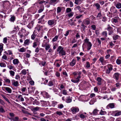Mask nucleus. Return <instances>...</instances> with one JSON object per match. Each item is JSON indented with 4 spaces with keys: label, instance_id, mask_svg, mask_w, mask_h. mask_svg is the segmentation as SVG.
<instances>
[{
    "label": "nucleus",
    "instance_id": "56",
    "mask_svg": "<svg viewBox=\"0 0 121 121\" xmlns=\"http://www.w3.org/2000/svg\"><path fill=\"white\" fill-rule=\"evenodd\" d=\"M86 68L88 69L90 67V65L89 62L88 61H87L86 63Z\"/></svg>",
    "mask_w": 121,
    "mask_h": 121
},
{
    "label": "nucleus",
    "instance_id": "22",
    "mask_svg": "<svg viewBox=\"0 0 121 121\" xmlns=\"http://www.w3.org/2000/svg\"><path fill=\"white\" fill-rule=\"evenodd\" d=\"M114 107V105L113 103H110L107 106L106 108L108 109H109V108H113Z\"/></svg>",
    "mask_w": 121,
    "mask_h": 121
},
{
    "label": "nucleus",
    "instance_id": "4",
    "mask_svg": "<svg viewBox=\"0 0 121 121\" xmlns=\"http://www.w3.org/2000/svg\"><path fill=\"white\" fill-rule=\"evenodd\" d=\"M81 73L79 72L78 75H77V76L74 77L75 80L73 79H71V81L74 83H77L79 82L80 81V79L81 78Z\"/></svg>",
    "mask_w": 121,
    "mask_h": 121
},
{
    "label": "nucleus",
    "instance_id": "36",
    "mask_svg": "<svg viewBox=\"0 0 121 121\" xmlns=\"http://www.w3.org/2000/svg\"><path fill=\"white\" fill-rule=\"evenodd\" d=\"M44 7L43 6L41 5V6L40 8L38 10V12L40 13L42 12L43 10Z\"/></svg>",
    "mask_w": 121,
    "mask_h": 121
},
{
    "label": "nucleus",
    "instance_id": "52",
    "mask_svg": "<svg viewBox=\"0 0 121 121\" xmlns=\"http://www.w3.org/2000/svg\"><path fill=\"white\" fill-rule=\"evenodd\" d=\"M7 67V68L10 70L13 69L14 68V66H12V64L8 65Z\"/></svg>",
    "mask_w": 121,
    "mask_h": 121
},
{
    "label": "nucleus",
    "instance_id": "39",
    "mask_svg": "<svg viewBox=\"0 0 121 121\" xmlns=\"http://www.w3.org/2000/svg\"><path fill=\"white\" fill-rule=\"evenodd\" d=\"M38 20V23L43 24V23L44 22V19H42L40 18Z\"/></svg>",
    "mask_w": 121,
    "mask_h": 121
},
{
    "label": "nucleus",
    "instance_id": "3",
    "mask_svg": "<svg viewBox=\"0 0 121 121\" xmlns=\"http://www.w3.org/2000/svg\"><path fill=\"white\" fill-rule=\"evenodd\" d=\"M62 7H59L57 8V16L56 17L57 19H60L61 16H60L63 14V13L61 11Z\"/></svg>",
    "mask_w": 121,
    "mask_h": 121
},
{
    "label": "nucleus",
    "instance_id": "35",
    "mask_svg": "<svg viewBox=\"0 0 121 121\" xmlns=\"http://www.w3.org/2000/svg\"><path fill=\"white\" fill-rule=\"evenodd\" d=\"M41 108L40 107H36L33 108L32 111L34 112H36L39 110Z\"/></svg>",
    "mask_w": 121,
    "mask_h": 121
},
{
    "label": "nucleus",
    "instance_id": "55",
    "mask_svg": "<svg viewBox=\"0 0 121 121\" xmlns=\"http://www.w3.org/2000/svg\"><path fill=\"white\" fill-rule=\"evenodd\" d=\"M79 72L81 73V72L79 71L77 72H75L73 73V74L74 76V77H76L77 76V75H78V74H79Z\"/></svg>",
    "mask_w": 121,
    "mask_h": 121
},
{
    "label": "nucleus",
    "instance_id": "34",
    "mask_svg": "<svg viewBox=\"0 0 121 121\" xmlns=\"http://www.w3.org/2000/svg\"><path fill=\"white\" fill-rule=\"evenodd\" d=\"M33 104L34 105L35 104L36 105H39L40 103L39 101H37V100L36 99L33 101Z\"/></svg>",
    "mask_w": 121,
    "mask_h": 121
},
{
    "label": "nucleus",
    "instance_id": "51",
    "mask_svg": "<svg viewBox=\"0 0 121 121\" xmlns=\"http://www.w3.org/2000/svg\"><path fill=\"white\" fill-rule=\"evenodd\" d=\"M71 30H68L65 33V34H64V35L65 36H67L68 35H69L70 32H71Z\"/></svg>",
    "mask_w": 121,
    "mask_h": 121
},
{
    "label": "nucleus",
    "instance_id": "5",
    "mask_svg": "<svg viewBox=\"0 0 121 121\" xmlns=\"http://www.w3.org/2000/svg\"><path fill=\"white\" fill-rule=\"evenodd\" d=\"M56 23V21L54 19L49 20L48 22V25L50 26H55Z\"/></svg>",
    "mask_w": 121,
    "mask_h": 121
},
{
    "label": "nucleus",
    "instance_id": "27",
    "mask_svg": "<svg viewBox=\"0 0 121 121\" xmlns=\"http://www.w3.org/2000/svg\"><path fill=\"white\" fill-rule=\"evenodd\" d=\"M82 0H75L74 3L78 5H79L81 3Z\"/></svg>",
    "mask_w": 121,
    "mask_h": 121
},
{
    "label": "nucleus",
    "instance_id": "37",
    "mask_svg": "<svg viewBox=\"0 0 121 121\" xmlns=\"http://www.w3.org/2000/svg\"><path fill=\"white\" fill-rule=\"evenodd\" d=\"M72 99L70 97H68L67 99L65 100V102L67 103H69L71 102Z\"/></svg>",
    "mask_w": 121,
    "mask_h": 121
},
{
    "label": "nucleus",
    "instance_id": "32",
    "mask_svg": "<svg viewBox=\"0 0 121 121\" xmlns=\"http://www.w3.org/2000/svg\"><path fill=\"white\" fill-rule=\"evenodd\" d=\"M5 89L8 93H12V90L10 88L7 87H5Z\"/></svg>",
    "mask_w": 121,
    "mask_h": 121
},
{
    "label": "nucleus",
    "instance_id": "60",
    "mask_svg": "<svg viewBox=\"0 0 121 121\" xmlns=\"http://www.w3.org/2000/svg\"><path fill=\"white\" fill-rule=\"evenodd\" d=\"M50 45L49 44H47L46 47L45 48V49L46 50H48L50 48Z\"/></svg>",
    "mask_w": 121,
    "mask_h": 121
},
{
    "label": "nucleus",
    "instance_id": "21",
    "mask_svg": "<svg viewBox=\"0 0 121 121\" xmlns=\"http://www.w3.org/2000/svg\"><path fill=\"white\" fill-rule=\"evenodd\" d=\"M43 93L44 97L47 98H48L50 97V95L47 92L44 91L43 92Z\"/></svg>",
    "mask_w": 121,
    "mask_h": 121
},
{
    "label": "nucleus",
    "instance_id": "57",
    "mask_svg": "<svg viewBox=\"0 0 121 121\" xmlns=\"http://www.w3.org/2000/svg\"><path fill=\"white\" fill-rule=\"evenodd\" d=\"M0 66L1 67H6V65L5 63L1 62L0 63Z\"/></svg>",
    "mask_w": 121,
    "mask_h": 121
},
{
    "label": "nucleus",
    "instance_id": "9",
    "mask_svg": "<svg viewBox=\"0 0 121 121\" xmlns=\"http://www.w3.org/2000/svg\"><path fill=\"white\" fill-rule=\"evenodd\" d=\"M120 75V74L117 72L115 73L113 75V78L117 82H118Z\"/></svg>",
    "mask_w": 121,
    "mask_h": 121
},
{
    "label": "nucleus",
    "instance_id": "48",
    "mask_svg": "<svg viewBox=\"0 0 121 121\" xmlns=\"http://www.w3.org/2000/svg\"><path fill=\"white\" fill-rule=\"evenodd\" d=\"M2 96L6 101L8 102L9 103H10L8 99L4 95L2 94L1 95Z\"/></svg>",
    "mask_w": 121,
    "mask_h": 121
},
{
    "label": "nucleus",
    "instance_id": "64",
    "mask_svg": "<svg viewBox=\"0 0 121 121\" xmlns=\"http://www.w3.org/2000/svg\"><path fill=\"white\" fill-rule=\"evenodd\" d=\"M7 37H5L3 38V42L4 43H7Z\"/></svg>",
    "mask_w": 121,
    "mask_h": 121
},
{
    "label": "nucleus",
    "instance_id": "15",
    "mask_svg": "<svg viewBox=\"0 0 121 121\" xmlns=\"http://www.w3.org/2000/svg\"><path fill=\"white\" fill-rule=\"evenodd\" d=\"M99 60L101 62L102 65H105L106 63V61L104 59L103 57H100L99 59Z\"/></svg>",
    "mask_w": 121,
    "mask_h": 121
},
{
    "label": "nucleus",
    "instance_id": "2",
    "mask_svg": "<svg viewBox=\"0 0 121 121\" xmlns=\"http://www.w3.org/2000/svg\"><path fill=\"white\" fill-rule=\"evenodd\" d=\"M64 48L61 46H59L58 48L57 51L59 52V54L61 55V56L65 55H66L65 51L64 50Z\"/></svg>",
    "mask_w": 121,
    "mask_h": 121
},
{
    "label": "nucleus",
    "instance_id": "25",
    "mask_svg": "<svg viewBox=\"0 0 121 121\" xmlns=\"http://www.w3.org/2000/svg\"><path fill=\"white\" fill-rule=\"evenodd\" d=\"M112 37L113 40H116L118 39L120 37L118 35L114 34L113 35Z\"/></svg>",
    "mask_w": 121,
    "mask_h": 121
},
{
    "label": "nucleus",
    "instance_id": "29",
    "mask_svg": "<svg viewBox=\"0 0 121 121\" xmlns=\"http://www.w3.org/2000/svg\"><path fill=\"white\" fill-rule=\"evenodd\" d=\"M33 21H31L27 26L28 28L31 29L33 27Z\"/></svg>",
    "mask_w": 121,
    "mask_h": 121
},
{
    "label": "nucleus",
    "instance_id": "12",
    "mask_svg": "<svg viewBox=\"0 0 121 121\" xmlns=\"http://www.w3.org/2000/svg\"><path fill=\"white\" fill-rule=\"evenodd\" d=\"M11 83L12 85L15 87H17L19 85L18 82L15 80H12Z\"/></svg>",
    "mask_w": 121,
    "mask_h": 121
},
{
    "label": "nucleus",
    "instance_id": "54",
    "mask_svg": "<svg viewBox=\"0 0 121 121\" xmlns=\"http://www.w3.org/2000/svg\"><path fill=\"white\" fill-rule=\"evenodd\" d=\"M48 85L50 86H52L53 85V83L52 81H49L48 84Z\"/></svg>",
    "mask_w": 121,
    "mask_h": 121
},
{
    "label": "nucleus",
    "instance_id": "45",
    "mask_svg": "<svg viewBox=\"0 0 121 121\" xmlns=\"http://www.w3.org/2000/svg\"><path fill=\"white\" fill-rule=\"evenodd\" d=\"M100 114L101 115H103L105 114L106 113V112L105 111H103L102 109L100 110L99 112Z\"/></svg>",
    "mask_w": 121,
    "mask_h": 121
},
{
    "label": "nucleus",
    "instance_id": "41",
    "mask_svg": "<svg viewBox=\"0 0 121 121\" xmlns=\"http://www.w3.org/2000/svg\"><path fill=\"white\" fill-rule=\"evenodd\" d=\"M95 5L96 7V9L98 10H99L101 8L99 4L98 3H95Z\"/></svg>",
    "mask_w": 121,
    "mask_h": 121
},
{
    "label": "nucleus",
    "instance_id": "23",
    "mask_svg": "<svg viewBox=\"0 0 121 121\" xmlns=\"http://www.w3.org/2000/svg\"><path fill=\"white\" fill-rule=\"evenodd\" d=\"M11 17L9 20V21L11 22H14L15 20L16 17L14 15H11Z\"/></svg>",
    "mask_w": 121,
    "mask_h": 121
},
{
    "label": "nucleus",
    "instance_id": "47",
    "mask_svg": "<svg viewBox=\"0 0 121 121\" xmlns=\"http://www.w3.org/2000/svg\"><path fill=\"white\" fill-rule=\"evenodd\" d=\"M74 14V13L73 12H71L70 13H68L67 14L68 16L69 17H72Z\"/></svg>",
    "mask_w": 121,
    "mask_h": 121
},
{
    "label": "nucleus",
    "instance_id": "26",
    "mask_svg": "<svg viewBox=\"0 0 121 121\" xmlns=\"http://www.w3.org/2000/svg\"><path fill=\"white\" fill-rule=\"evenodd\" d=\"M24 11V9L22 8H19L17 10V12L19 13H22Z\"/></svg>",
    "mask_w": 121,
    "mask_h": 121
},
{
    "label": "nucleus",
    "instance_id": "10",
    "mask_svg": "<svg viewBox=\"0 0 121 121\" xmlns=\"http://www.w3.org/2000/svg\"><path fill=\"white\" fill-rule=\"evenodd\" d=\"M120 20V19L118 17L112 18L111 19L112 22L114 24L118 23Z\"/></svg>",
    "mask_w": 121,
    "mask_h": 121
},
{
    "label": "nucleus",
    "instance_id": "49",
    "mask_svg": "<svg viewBox=\"0 0 121 121\" xmlns=\"http://www.w3.org/2000/svg\"><path fill=\"white\" fill-rule=\"evenodd\" d=\"M58 37V36L57 35H56L52 39V41L53 42L56 41Z\"/></svg>",
    "mask_w": 121,
    "mask_h": 121
},
{
    "label": "nucleus",
    "instance_id": "50",
    "mask_svg": "<svg viewBox=\"0 0 121 121\" xmlns=\"http://www.w3.org/2000/svg\"><path fill=\"white\" fill-rule=\"evenodd\" d=\"M26 50L23 47L19 49V51L20 52H23L26 51Z\"/></svg>",
    "mask_w": 121,
    "mask_h": 121
},
{
    "label": "nucleus",
    "instance_id": "30",
    "mask_svg": "<svg viewBox=\"0 0 121 121\" xmlns=\"http://www.w3.org/2000/svg\"><path fill=\"white\" fill-rule=\"evenodd\" d=\"M115 7L118 9H119L121 8V3L118 2L115 5Z\"/></svg>",
    "mask_w": 121,
    "mask_h": 121
},
{
    "label": "nucleus",
    "instance_id": "20",
    "mask_svg": "<svg viewBox=\"0 0 121 121\" xmlns=\"http://www.w3.org/2000/svg\"><path fill=\"white\" fill-rule=\"evenodd\" d=\"M115 116H118L121 115V112L120 111H115L113 112Z\"/></svg>",
    "mask_w": 121,
    "mask_h": 121
},
{
    "label": "nucleus",
    "instance_id": "31",
    "mask_svg": "<svg viewBox=\"0 0 121 121\" xmlns=\"http://www.w3.org/2000/svg\"><path fill=\"white\" fill-rule=\"evenodd\" d=\"M116 60V63L117 64L119 65L121 64V60L120 59H121V56L119 57Z\"/></svg>",
    "mask_w": 121,
    "mask_h": 121
},
{
    "label": "nucleus",
    "instance_id": "42",
    "mask_svg": "<svg viewBox=\"0 0 121 121\" xmlns=\"http://www.w3.org/2000/svg\"><path fill=\"white\" fill-rule=\"evenodd\" d=\"M99 111L97 109H94L93 112V113L94 115H97L98 112Z\"/></svg>",
    "mask_w": 121,
    "mask_h": 121
},
{
    "label": "nucleus",
    "instance_id": "53",
    "mask_svg": "<svg viewBox=\"0 0 121 121\" xmlns=\"http://www.w3.org/2000/svg\"><path fill=\"white\" fill-rule=\"evenodd\" d=\"M14 30H13L12 31L15 32V33L17 32L19 30V28L18 26H15L14 28Z\"/></svg>",
    "mask_w": 121,
    "mask_h": 121
},
{
    "label": "nucleus",
    "instance_id": "46",
    "mask_svg": "<svg viewBox=\"0 0 121 121\" xmlns=\"http://www.w3.org/2000/svg\"><path fill=\"white\" fill-rule=\"evenodd\" d=\"M24 62L25 64L28 65L29 66V65L30 64L29 62L28 59H25L24 60Z\"/></svg>",
    "mask_w": 121,
    "mask_h": 121
},
{
    "label": "nucleus",
    "instance_id": "8",
    "mask_svg": "<svg viewBox=\"0 0 121 121\" xmlns=\"http://www.w3.org/2000/svg\"><path fill=\"white\" fill-rule=\"evenodd\" d=\"M70 110L72 113L74 114L78 112L79 111V109L77 107H73L71 108Z\"/></svg>",
    "mask_w": 121,
    "mask_h": 121
},
{
    "label": "nucleus",
    "instance_id": "58",
    "mask_svg": "<svg viewBox=\"0 0 121 121\" xmlns=\"http://www.w3.org/2000/svg\"><path fill=\"white\" fill-rule=\"evenodd\" d=\"M64 105L62 104H60L58 105V108L59 109H61L64 107Z\"/></svg>",
    "mask_w": 121,
    "mask_h": 121
},
{
    "label": "nucleus",
    "instance_id": "18",
    "mask_svg": "<svg viewBox=\"0 0 121 121\" xmlns=\"http://www.w3.org/2000/svg\"><path fill=\"white\" fill-rule=\"evenodd\" d=\"M19 60L17 59H15L13 60V64L15 66H17L19 63Z\"/></svg>",
    "mask_w": 121,
    "mask_h": 121
},
{
    "label": "nucleus",
    "instance_id": "61",
    "mask_svg": "<svg viewBox=\"0 0 121 121\" xmlns=\"http://www.w3.org/2000/svg\"><path fill=\"white\" fill-rule=\"evenodd\" d=\"M43 81H44L43 84L45 85H46L48 82V80L46 79H44L43 78H42Z\"/></svg>",
    "mask_w": 121,
    "mask_h": 121
},
{
    "label": "nucleus",
    "instance_id": "13",
    "mask_svg": "<svg viewBox=\"0 0 121 121\" xmlns=\"http://www.w3.org/2000/svg\"><path fill=\"white\" fill-rule=\"evenodd\" d=\"M38 33L37 31L35 30H34L33 32V34L31 35V38L32 39L34 40L35 39V38L37 35Z\"/></svg>",
    "mask_w": 121,
    "mask_h": 121
},
{
    "label": "nucleus",
    "instance_id": "17",
    "mask_svg": "<svg viewBox=\"0 0 121 121\" xmlns=\"http://www.w3.org/2000/svg\"><path fill=\"white\" fill-rule=\"evenodd\" d=\"M102 79L100 77L97 78L96 80L97 81V84L99 85H101L102 84Z\"/></svg>",
    "mask_w": 121,
    "mask_h": 121
},
{
    "label": "nucleus",
    "instance_id": "7",
    "mask_svg": "<svg viewBox=\"0 0 121 121\" xmlns=\"http://www.w3.org/2000/svg\"><path fill=\"white\" fill-rule=\"evenodd\" d=\"M107 69L106 70V73L109 74L111 72V71L112 70L113 66L111 64H108L107 65Z\"/></svg>",
    "mask_w": 121,
    "mask_h": 121
},
{
    "label": "nucleus",
    "instance_id": "44",
    "mask_svg": "<svg viewBox=\"0 0 121 121\" xmlns=\"http://www.w3.org/2000/svg\"><path fill=\"white\" fill-rule=\"evenodd\" d=\"M102 34L103 36L104 37H107V32L106 31L103 32L102 33Z\"/></svg>",
    "mask_w": 121,
    "mask_h": 121
},
{
    "label": "nucleus",
    "instance_id": "28",
    "mask_svg": "<svg viewBox=\"0 0 121 121\" xmlns=\"http://www.w3.org/2000/svg\"><path fill=\"white\" fill-rule=\"evenodd\" d=\"M4 44L2 43L0 44V56L2 55L1 53L3 51V48Z\"/></svg>",
    "mask_w": 121,
    "mask_h": 121
},
{
    "label": "nucleus",
    "instance_id": "59",
    "mask_svg": "<svg viewBox=\"0 0 121 121\" xmlns=\"http://www.w3.org/2000/svg\"><path fill=\"white\" fill-rule=\"evenodd\" d=\"M37 45V43L35 41H34L33 43V45L32 47L33 48H36V47Z\"/></svg>",
    "mask_w": 121,
    "mask_h": 121
},
{
    "label": "nucleus",
    "instance_id": "33",
    "mask_svg": "<svg viewBox=\"0 0 121 121\" xmlns=\"http://www.w3.org/2000/svg\"><path fill=\"white\" fill-rule=\"evenodd\" d=\"M30 40L29 39H27L25 40L24 42V45L25 46H27L29 45L30 43Z\"/></svg>",
    "mask_w": 121,
    "mask_h": 121
},
{
    "label": "nucleus",
    "instance_id": "1",
    "mask_svg": "<svg viewBox=\"0 0 121 121\" xmlns=\"http://www.w3.org/2000/svg\"><path fill=\"white\" fill-rule=\"evenodd\" d=\"M84 41V43L83 45L85 44H86L87 46L86 48L87 50H90L91 48L92 44L91 42L89 41V39H88L87 37H86Z\"/></svg>",
    "mask_w": 121,
    "mask_h": 121
},
{
    "label": "nucleus",
    "instance_id": "19",
    "mask_svg": "<svg viewBox=\"0 0 121 121\" xmlns=\"http://www.w3.org/2000/svg\"><path fill=\"white\" fill-rule=\"evenodd\" d=\"M76 60L73 59L71 61L69 65L71 67L74 66L76 64Z\"/></svg>",
    "mask_w": 121,
    "mask_h": 121
},
{
    "label": "nucleus",
    "instance_id": "16",
    "mask_svg": "<svg viewBox=\"0 0 121 121\" xmlns=\"http://www.w3.org/2000/svg\"><path fill=\"white\" fill-rule=\"evenodd\" d=\"M59 0H50L49 3L51 5H52L54 6L56 4Z\"/></svg>",
    "mask_w": 121,
    "mask_h": 121
},
{
    "label": "nucleus",
    "instance_id": "11",
    "mask_svg": "<svg viewBox=\"0 0 121 121\" xmlns=\"http://www.w3.org/2000/svg\"><path fill=\"white\" fill-rule=\"evenodd\" d=\"M91 20L90 19L88 18H86L84 19L83 21V23L86 25H89L91 23Z\"/></svg>",
    "mask_w": 121,
    "mask_h": 121
},
{
    "label": "nucleus",
    "instance_id": "14",
    "mask_svg": "<svg viewBox=\"0 0 121 121\" xmlns=\"http://www.w3.org/2000/svg\"><path fill=\"white\" fill-rule=\"evenodd\" d=\"M16 97L17 99L20 101L23 102L24 101V99L23 96L21 95H17Z\"/></svg>",
    "mask_w": 121,
    "mask_h": 121
},
{
    "label": "nucleus",
    "instance_id": "6",
    "mask_svg": "<svg viewBox=\"0 0 121 121\" xmlns=\"http://www.w3.org/2000/svg\"><path fill=\"white\" fill-rule=\"evenodd\" d=\"M106 29L108 31V34L109 35H111L114 32L113 30V28L110 26L109 24L108 25Z\"/></svg>",
    "mask_w": 121,
    "mask_h": 121
},
{
    "label": "nucleus",
    "instance_id": "62",
    "mask_svg": "<svg viewBox=\"0 0 121 121\" xmlns=\"http://www.w3.org/2000/svg\"><path fill=\"white\" fill-rule=\"evenodd\" d=\"M62 93L64 95H67V91L65 90H64L62 91Z\"/></svg>",
    "mask_w": 121,
    "mask_h": 121
},
{
    "label": "nucleus",
    "instance_id": "24",
    "mask_svg": "<svg viewBox=\"0 0 121 121\" xmlns=\"http://www.w3.org/2000/svg\"><path fill=\"white\" fill-rule=\"evenodd\" d=\"M43 26H40L39 24L37 25L36 27L35 28V29H36L38 32H39L42 28Z\"/></svg>",
    "mask_w": 121,
    "mask_h": 121
},
{
    "label": "nucleus",
    "instance_id": "43",
    "mask_svg": "<svg viewBox=\"0 0 121 121\" xmlns=\"http://www.w3.org/2000/svg\"><path fill=\"white\" fill-rule=\"evenodd\" d=\"M4 80L5 82L8 84L10 83V79L7 78H5L4 79Z\"/></svg>",
    "mask_w": 121,
    "mask_h": 121
},
{
    "label": "nucleus",
    "instance_id": "63",
    "mask_svg": "<svg viewBox=\"0 0 121 121\" xmlns=\"http://www.w3.org/2000/svg\"><path fill=\"white\" fill-rule=\"evenodd\" d=\"M86 25H85V24L83 23V22H82L81 24V26L82 27L84 30H85V28L86 27Z\"/></svg>",
    "mask_w": 121,
    "mask_h": 121
},
{
    "label": "nucleus",
    "instance_id": "38",
    "mask_svg": "<svg viewBox=\"0 0 121 121\" xmlns=\"http://www.w3.org/2000/svg\"><path fill=\"white\" fill-rule=\"evenodd\" d=\"M9 72L11 76L13 77L14 76L15 74V72L14 71L12 70H10L9 71Z\"/></svg>",
    "mask_w": 121,
    "mask_h": 121
},
{
    "label": "nucleus",
    "instance_id": "40",
    "mask_svg": "<svg viewBox=\"0 0 121 121\" xmlns=\"http://www.w3.org/2000/svg\"><path fill=\"white\" fill-rule=\"evenodd\" d=\"M55 114L56 115H58L59 116H60L63 115V113L61 111H57L55 113Z\"/></svg>",
    "mask_w": 121,
    "mask_h": 121
}]
</instances>
